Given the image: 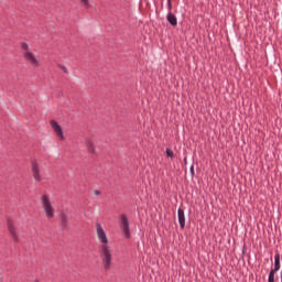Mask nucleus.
Returning <instances> with one entry per match:
<instances>
[{
    "instance_id": "aec40b11",
    "label": "nucleus",
    "mask_w": 282,
    "mask_h": 282,
    "mask_svg": "<svg viewBox=\"0 0 282 282\" xmlns=\"http://www.w3.org/2000/svg\"><path fill=\"white\" fill-rule=\"evenodd\" d=\"M95 195H100V191L96 189Z\"/></svg>"
},
{
    "instance_id": "39448f33",
    "label": "nucleus",
    "mask_w": 282,
    "mask_h": 282,
    "mask_svg": "<svg viewBox=\"0 0 282 282\" xmlns=\"http://www.w3.org/2000/svg\"><path fill=\"white\" fill-rule=\"evenodd\" d=\"M96 228H97V237L100 243H109V239H107V234L105 232L102 225H100V223H97Z\"/></svg>"
},
{
    "instance_id": "f03ea898",
    "label": "nucleus",
    "mask_w": 282,
    "mask_h": 282,
    "mask_svg": "<svg viewBox=\"0 0 282 282\" xmlns=\"http://www.w3.org/2000/svg\"><path fill=\"white\" fill-rule=\"evenodd\" d=\"M279 270H281V253L276 252L274 254V268L269 272L268 282H274L275 274Z\"/></svg>"
},
{
    "instance_id": "2eb2a0df",
    "label": "nucleus",
    "mask_w": 282,
    "mask_h": 282,
    "mask_svg": "<svg viewBox=\"0 0 282 282\" xmlns=\"http://www.w3.org/2000/svg\"><path fill=\"white\" fill-rule=\"evenodd\" d=\"M165 153H166V155H167V158H174V153H173V150H171V149H166V151H165Z\"/></svg>"
},
{
    "instance_id": "7ed1b4c3",
    "label": "nucleus",
    "mask_w": 282,
    "mask_h": 282,
    "mask_svg": "<svg viewBox=\"0 0 282 282\" xmlns=\"http://www.w3.org/2000/svg\"><path fill=\"white\" fill-rule=\"evenodd\" d=\"M41 202L46 217L48 219H51V217H54V207L52 206V202H50V197H47V195H42Z\"/></svg>"
},
{
    "instance_id": "a211bd4d",
    "label": "nucleus",
    "mask_w": 282,
    "mask_h": 282,
    "mask_svg": "<svg viewBox=\"0 0 282 282\" xmlns=\"http://www.w3.org/2000/svg\"><path fill=\"white\" fill-rule=\"evenodd\" d=\"M84 7L88 8L89 7V2H84Z\"/></svg>"
},
{
    "instance_id": "dca6fc26",
    "label": "nucleus",
    "mask_w": 282,
    "mask_h": 282,
    "mask_svg": "<svg viewBox=\"0 0 282 282\" xmlns=\"http://www.w3.org/2000/svg\"><path fill=\"white\" fill-rule=\"evenodd\" d=\"M189 173H191L192 177L195 176V167L193 165L189 167Z\"/></svg>"
},
{
    "instance_id": "9d476101",
    "label": "nucleus",
    "mask_w": 282,
    "mask_h": 282,
    "mask_svg": "<svg viewBox=\"0 0 282 282\" xmlns=\"http://www.w3.org/2000/svg\"><path fill=\"white\" fill-rule=\"evenodd\" d=\"M166 19H167V23H170V25H172L173 28L177 25V17H175L173 12H169L166 15Z\"/></svg>"
},
{
    "instance_id": "6e6552de",
    "label": "nucleus",
    "mask_w": 282,
    "mask_h": 282,
    "mask_svg": "<svg viewBox=\"0 0 282 282\" xmlns=\"http://www.w3.org/2000/svg\"><path fill=\"white\" fill-rule=\"evenodd\" d=\"M51 127H52L53 131L56 133L57 138H61L63 140V128H61V124H58V122L52 120Z\"/></svg>"
},
{
    "instance_id": "1a4fd4ad",
    "label": "nucleus",
    "mask_w": 282,
    "mask_h": 282,
    "mask_svg": "<svg viewBox=\"0 0 282 282\" xmlns=\"http://www.w3.org/2000/svg\"><path fill=\"white\" fill-rule=\"evenodd\" d=\"M32 171L35 182H41V170L39 169V163L32 162Z\"/></svg>"
},
{
    "instance_id": "ddd939ff",
    "label": "nucleus",
    "mask_w": 282,
    "mask_h": 282,
    "mask_svg": "<svg viewBox=\"0 0 282 282\" xmlns=\"http://www.w3.org/2000/svg\"><path fill=\"white\" fill-rule=\"evenodd\" d=\"M86 147L90 153H95L96 150L94 149V143H91V141H87Z\"/></svg>"
},
{
    "instance_id": "f257e3e1",
    "label": "nucleus",
    "mask_w": 282,
    "mask_h": 282,
    "mask_svg": "<svg viewBox=\"0 0 282 282\" xmlns=\"http://www.w3.org/2000/svg\"><path fill=\"white\" fill-rule=\"evenodd\" d=\"M100 257L105 270H109V268H111V251H109V247L106 245L101 246Z\"/></svg>"
},
{
    "instance_id": "412c9836",
    "label": "nucleus",
    "mask_w": 282,
    "mask_h": 282,
    "mask_svg": "<svg viewBox=\"0 0 282 282\" xmlns=\"http://www.w3.org/2000/svg\"><path fill=\"white\" fill-rule=\"evenodd\" d=\"M270 261H272V257L270 258Z\"/></svg>"
},
{
    "instance_id": "9b49d317",
    "label": "nucleus",
    "mask_w": 282,
    "mask_h": 282,
    "mask_svg": "<svg viewBox=\"0 0 282 282\" xmlns=\"http://www.w3.org/2000/svg\"><path fill=\"white\" fill-rule=\"evenodd\" d=\"M61 225L62 228H69V218L67 217V214H61Z\"/></svg>"
},
{
    "instance_id": "0eeeda50",
    "label": "nucleus",
    "mask_w": 282,
    "mask_h": 282,
    "mask_svg": "<svg viewBox=\"0 0 282 282\" xmlns=\"http://www.w3.org/2000/svg\"><path fill=\"white\" fill-rule=\"evenodd\" d=\"M177 217H178L180 228L184 229L186 227V215L184 214V209L182 208L177 209Z\"/></svg>"
},
{
    "instance_id": "f3484780",
    "label": "nucleus",
    "mask_w": 282,
    "mask_h": 282,
    "mask_svg": "<svg viewBox=\"0 0 282 282\" xmlns=\"http://www.w3.org/2000/svg\"><path fill=\"white\" fill-rule=\"evenodd\" d=\"M172 8H173V6L171 4V1H167V10H169V12H171Z\"/></svg>"
},
{
    "instance_id": "f8f14e48",
    "label": "nucleus",
    "mask_w": 282,
    "mask_h": 282,
    "mask_svg": "<svg viewBox=\"0 0 282 282\" xmlns=\"http://www.w3.org/2000/svg\"><path fill=\"white\" fill-rule=\"evenodd\" d=\"M9 232L13 237L14 241H19V237L17 236V229H14V226L11 221L8 223Z\"/></svg>"
},
{
    "instance_id": "6ab92c4d",
    "label": "nucleus",
    "mask_w": 282,
    "mask_h": 282,
    "mask_svg": "<svg viewBox=\"0 0 282 282\" xmlns=\"http://www.w3.org/2000/svg\"><path fill=\"white\" fill-rule=\"evenodd\" d=\"M62 70L67 74V67H63Z\"/></svg>"
},
{
    "instance_id": "4468645a",
    "label": "nucleus",
    "mask_w": 282,
    "mask_h": 282,
    "mask_svg": "<svg viewBox=\"0 0 282 282\" xmlns=\"http://www.w3.org/2000/svg\"><path fill=\"white\" fill-rule=\"evenodd\" d=\"M21 47H22V50H23L24 52H30V45H28V43L23 42V43L21 44Z\"/></svg>"
},
{
    "instance_id": "20e7f679",
    "label": "nucleus",
    "mask_w": 282,
    "mask_h": 282,
    "mask_svg": "<svg viewBox=\"0 0 282 282\" xmlns=\"http://www.w3.org/2000/svg\"><path fill=\"white\" fill-rule=\"evenodd\" d=\"M119 226L124 234L126 239H129L131 237V231L129 230V218H127V215H121L119 220Z\"/></svg>"
},
{
    "instance_id": "4be33fe9",
    "label": "nucleus",
    "mask_w": 282,
    "mask_h": 282,
    "mask_svg": "<svg viewBox=\"0 0 282 282\" xmlns=\"http://www.w3.org/2000/svg\"><path fill=\"white\" fill-rule=\"evenodd\" d=\"M80 1H87V0H80Z\"/></svg>"
},
{
    "instance_id": "423d86ee",
    "label": "nucleus",
    "mask_w": 282,
    "mask_h": 282,
    "mask_svg": "<svg viewBox=\"0 0 282 282\" xmlns=\"http://www.w3.org/2000/svg\"><path fill=\"white\" fill-rule=\"evenodd\" d=\"M23 57L25 58L26 63H29V65H32L33 67L39 66V59L36 58V56H34V53L23 52Z\"/></svg>"
}]
</instances>
